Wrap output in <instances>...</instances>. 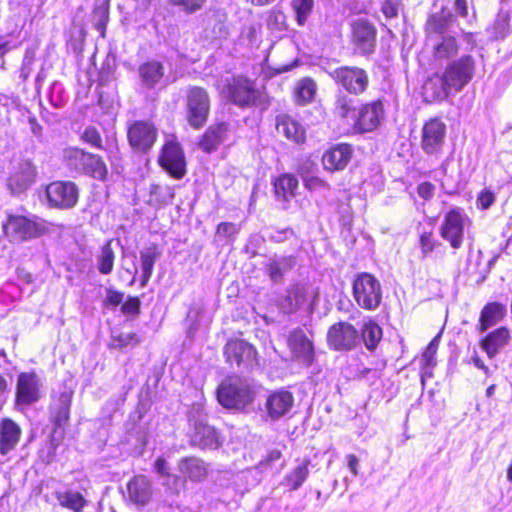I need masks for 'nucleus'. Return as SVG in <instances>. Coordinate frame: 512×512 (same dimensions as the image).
<instances>
[{"label": "nucleus", "instance_id": "27", "mask_svg": "<svg viewBox=\"0 0 512 512\" xmlns=\"http://www.w3.org/2000/svg\"><path fill=\"white\" fill-rule=\"evenodd\" d=\"M72 396L73 392L65 388L52 403L53 422L57 427L64 426L69 420Z\"/></svg>", "mask_w": 512, "mask_h": 512}, {"label": "nucleus", "instance_id": "33", "mask_svg": "<svg viewBox=\"0 0 512 512\" xmlns=\"http://www.w3.org/2000/svg\"><path fill=\"white\" fill-rule=\"evenodd\" d=\"M451 90L453 89L446 85L445 78L439 75L429 78L423 85V95L429 102L445 99Z\"/></svg>", "mask_w": 512, "mask_h": 512}, {"label": "nucleus", "instance_id": "53", "mask_svg": "<svg viewBox=\"0 0 512 512\" xmlns=\"http://www.w3.org/2000/svg\"><path fill=\"white\" fill-rule=\"evenodd\" d=\"M336 111L342 118L351 117L352 120H355L356 115L351 106V100H347L346 98L339 99L336 105Z\"/></svg>", "mask_w": 512, "mask_h": 512}, {"label": "nucleus", "instance_id": "23", "mask_svg": "<svg viewBox=\"0 0 512 512\" xmlns=\"http://www.w3.org/2000/svg\"><path fill=\"white\" fill-rule=\"evenodd\" d=\"M127 492L131 502L145 506L152 496L151 481L143 475L135 476L128 482Z\"/></svg>", "mask_w": 512, "mask_h": 512}, {"label": "nucleus", "instance_id": "21", "mask_svg": "<svg viewBox=\"0 0 512 512\" xmlns=\"http://www.w3.org/2000/svg\"><path fill=\"white\" fill-rule=\"evenodd\" d=\"M382 118L383 105L380 101H375L360 109L355 125L363 132L372 131L378 127Z\"/></svg>", "mask_w": 512, "mask_h": 512}, {"label": "nucleus", "instance_id": "7", "mask_svg": "<svg viewBox=\"0 0 512 512\" xmlns=\"http://www.w3.org/2000/svg\"><path fill=\"white\" fill-rule=\"evenodd\" d=\"M216 86L220 93L236 105L246 106L255 100L253 85L244 77L220 79Z\"/></svg>", "mask_w": 512, "mask_h": 512}, {"label": "nucleus", "instance_id": "28", "mask_svg": "<svg viewBox=\"0 0 512 512\" xmlns=\"http://www.w3.org/2000/svg\"><path fill=\"white\" fill-rule=\"evenodd\" d=\"M509 339V330L506 327H501L484 337L480 342V346L489 358H493L508 344Z\"/></svg>", "mask_w": 512, "mask_h": 512}, {"label": "nucleus", "instance_id": "8", "mask_svg": "<svg viewBox=\"0 0 512 512\" xmlns=\"http://www.w3.org/2000/svg\"><path fill=\"white\" fill-rule=\"evenodd\" d=\"M467 222L468 217L461 208H453L446 213L440 227V235L450 243L453 249H459L462 246Z\"/></svg>", "mask_w": 512, "mask_h": 512}, {"label": "nucleus", "instance_id": "64", "mask_svg": "<svg viewBox=\"0 0 512 512\" xmlns=\"http://www.w3.org/2000/svg\"><path fill=\"white\" fill-rule=\"evenodd\" d=\"M347 464L352 474L354 476L358 475L359 460L354 454L347 456Z\"/></svg>", "mask_w": 512, "mask_h": 512}, {"label": "nucleus", "instance_id": "9", "mask_svg": "<svg viewBox=\"0 0 512 512\" xmlns=\"http://www.w3.org/2000/svg\"><path fill=\"white\" fill-rule=\"evenodd\" d=\"M331 75L345 91L354 95L363 93L369 84L367 72L359 67L343 66L335 69Z\"/></svg>", "mask_w": 512, "mask_h": 512}, {"label": "nucleus", "instance_id": "60", "mask_svg": "<svg viewBox=\"0 0 512 512\" xmlns=\"http://www.w3.org/2000/svg\"><path fill=\"white\" fill-rule=\"evenodd\" d=\"M281 456H282V454H281V452H280L279 450H277V449L271 450V451L268 453L267 457H266L263 461H261V462L258 464V467H257V468H258L260 471H264V470H266V469H267V468H268L272 463H274V462H276V461L280 460Z\"/></svg>", "mask_w": 512, "mask_h": 512}, {"label": "nucleus", "instance_id": "14", "mask_svg": "<svg viewBox=\"0 0 512 512\" xmlns=\"http://www.w3.org/2000/svg\"><path fill=\"white\" fill-rule=\"evenodd\" d=\"M36 169L32 162L23 160L11 170L8 178V187L13 194L26 191L35 181Z\"/></svg>", "mask_w": 512, "mask_h": 512}, {"label": "nucleus", "instance_id": "43", "mask_svg": "<svg viewBox=\"0 0 512 512\" xmlns=\"http://www.w3.org/2000/svg\"><path fill=\"white\" fill-rule=\"evenodd\" d=\"M362 338L367 349H375L378 342L382 338L381 327L374 321H369L365 323L362 329Z\"/></svg>", "mask_w": 512, "mask_h": 512}, {"label": "nucleus", "instance_id": "29", "mask_svg": "<svg viewBox=\"0 0 512 512\" xmlns=\"http://www.w3.org/2000/svg\"><path fill=\"white\" fill-rule=\"evenodd\" d=\"M309 295L307 286L294 285L287 290L286 296L280 302V307L285 313L295 312L307 302Z\"/></svg>", "mask_w": 512, "mask_h": 512}, {"label": "nucleus", "instance_id": "44", "mask_svg": "<svg viewBox=\"0 0 512 512\" xmlns=\"http://www.w3.org/2000/svg\"><path fill=\"white\" fill-rule=\"evenodd\" d=\"M83 172L95 179L103 180L107 175V167L101 157L89 153Z\"/></svg>", "mask_w": 512, "mask_h": 512}, {"label": "nucleus", "instance_id": "57", "mask_svg": "<svg viewBox=\"0 0 512 512\" xmlns=\"http://www.w3.org/2000/svg\"><path fill=\"white\" fill-rule=\"evenodd\" d=\"M140 309V300L137 297L128 298L121 307L124 314H137Z\"/></svg>", "mask_w": 512, "mask_h": 512}, {"label": "nucleus", "instance_id": "46", "mask_svg": "<svg viewBox=\"0 0 512 512\" xmlns=\"http://www.w3.org/2000/svg\"><path fill=\"white\" fill-rule=\"evenodd\" d=\"M240 228L237 224L231 222H222L217 226L215 241L219 243L228 244L234 240Z\"/></svg>", "mask_w": 512, "mask_h": 512}, {"label": "nucleus", "instance_id": "16", "mask_svg": "<svg viewBox=\"0 0 512 512\" xmlns=\"http://www.w3.org/2000/svg\"><path fill=\"white\" fill-rule=\"evenodd\" d=\"M193 426L191 434L192 442L202 448L216 449L220 446L219 435L217 431L207 425L204 418L190 419Z\"/></svg>", "mask_w": 512, "mask_h": 512}, {"label": "nucleus", "instance_id": "6", "mask_svg": "<svg viewBox=\"0 0 512 512\" xmlns=\"http://www.w3.org/2000/svg\"><path fill=\"white\" fill-rule=\"evenodd\" d=\"M475 61L472 56L464 55L451 61L443 72L446 85L455 92L461 91L474 77Z\"/></svg>", "mask_w": 512, "mask_h": 512}, {"label": "nucleus", "instance_id": "42", "mask_svg": "<svg viewBox=\"0 0 512 512\" xmlns=\"http://www.w3.org/2000/svg\"><path fill=\"white\" fill-rule=\"evenodd\" d=\"M112 241L106 242L102 247L99 255L97 256V268L103 275H108L112 272L115 260V253L111 246Z\"/></svg>", "mask_w": 512, "mask_h": 512}, {"label": "nucleus", "instance_id": "52", "mask_svg": "<svg viewBox=\"0 0 512 512\" xmlns=\"http://www.w3.org/2000/svg\"><path fill=\"white\" fill-rule=\"evenodd\" d=\"M304 186L310 191L329 190L330 185L319 177L311 176L303 178Z\"/></svg>", "mask_w": 512, "mask_h": 512}, {"label": "nucleus", "instance_id": "40", "mask_svg": "<svg viewBox=\"0 0 512 512\" xmlns=\"http://www.w3.org/2000/svg\"><path fill=\"white\" fill-rule=\"evenodd\" d=\"M89 153L81 149L69 147L64 150V160L67 166L76 171L83 172Z\"/></svg>", "mask_w": 512, "mask_h": 512}, {"label": "nucleus", "instance_id": "36", "mask_svg": "<svg viewBox=\"0 0 512 512\" xmlns=\"http://www.w3.org/2000/svg\"><path fill=\"white\" fill-rule=\"evenodd\" d=\"M310 459H303L284 478L283 483L290 490H298L309 476Z\"/></svg>", "mask_w": 512, "mask_h": 512}, {"label": "nucleus", "instance_id": "17", "mask_svg": "<svg viewBox=\"0 0 512 512\" xmlns=\"http://www.w3.org/2000/svg\"><path fill=\"white\" fill-rule=\"evenodd\" d=\"M224 353L227 361L237 366L251 364L256 356V350L252 345L238 339L229 341L225 346Z\"/></svg>", "mask_w": 512, "mask_h": 512}, {"label": "nucleus", "instance_id": "51", "mask_svg": "<svg viewBox=\"0 0 512 512\" xmlns=\"http://www.w3.org/2000/svg\"><path fill=\"white\" fill-rule=\"evenodd\" d=\"M437 242L433 238L432 232H423L420 236V248L423 256L433 252Z\"/></svg>", "mask_w": 512, "mask_h": 512}, {"label": "nucleus", "instance_id": "54", "mask_svg": "<svg viewBox=\"0 0 512 512\" xmlns=\"http://www.w3.org/2000/svg\"><path fill=\"white\" fill-rule=\"evenodd\" d=\"M495 201V194L489 189H483L477 198V206L482 210L488 209Z\"/></svg>", "mask_w": 512, "mask_h": 512}, {"label": "nucleus", "instance_id": "22", "mask_svg": "<svg viewBox=\"0 0 512 512\" xmlns=\"http://www.w3.org/2000/svg\"><path fill=\"white\" fill-rule=\"evenodd\" d=\"M288 346L294 357L303 363L310 364L313 360V344L305 333L298 329L290 333Z\"/></svg>", "mask_w": 512, "mask_h": 512}, {"label": "nucleus", "instance_id": "50", "mask_svg": "<svg viewBox=\"0 0 512 512\" xmlns=\"http://www.w3.org/2000/svg\"><path fill=\"white\" fill-rule=\"evenodd\" d=\"M181 479L178 475L170 474L162 477V486L165 487L166 492L172 495H179Z\"/></svg>", "mask_w": 512, "mask_h": 512}, {"label": "nucleus", "instance_id": "49", "mask_svg": "<svg viewBox=\"0 0 512 512\" xmlns=\"http://www.w3.org/2000/svg\"><path fill=\"white\" fill-rule=\"evenodd\" d=\"M402 7V0H384L381 11L387 19L397 18Z\"/></svg>", "mask_w": 512, "mask_h": 512}, {"label": "nucleus", "instance_id": "47", "mask_svg": "<svg viewBox=\"0 0 512 512\" xmlns=\"http://www.w3.org/2000/svg\"><path fill=\"white\" fill-rule=\"evenodd\" d=\"M292 7L296 14L298 25L305 24L314 7V0H292Z\"/></svg>", "mask_w": 512, "mask_h": 512}, {"label": "nucleus", "instance_id": "30", "mask_svg": "<svg viewBox=\"0 0 512 512\" xmlns=\"http://www.w3.org/2000/svg\"><path fill=\"white\" fill-rule=\"evenodd\" d=\"M228 124L221 122L211 125L200 141V147L207 153L216 150L227 137Z\"/></svg>", "mask_w": 512, "mask_h": 512}, {"label": "nucleus", "instance_id": "4", "mask_svg": "<svg viewBox=\"0 0 512 512\" xmlns=\"http://www.w3.org/2000/svg\"><path fill=\"white\" fill-rule=\"evenodd\" d=\"M187 121L195 129L203 127L210 112V98L207 91L198 86L189 88L186 99Z\"/></svg>", "mask_w": 512, "mask_h": 512}, {"label": "nucleus", "instance_id": "11", "mask_svg": "<svg viewBox=\"0 0 512 512\" xmlns=\"http://www.w3.org/2000/svg\"><path fill=\"white\" fill-rule=\"evenodd\" d=\"M327 342L336 351L352 350L359 342L358 331L348 322L335 323L328 330Z\"/></svg>", "mask_w": 512, "mask_h": 512}, {"label": "nucleus", "instance_id": "58", "mask_svg": "<svg viewBox=\"0 0 512 512\" xmlns=\"http://www.w3.org/2000/svg\"><path fill=\"white\" fill-rule=\"evenodd\" d=\"M418 195L424 200H430L435 193V186L430 182H422L417 187Z\"/></svg>", "mask_w": 512, "mask_h": 512}, {"label": "nucleus", "instance_id": "25", "mask_svg": "<svg viewBox=\"0 0 512 512\" xmlns=\"http://www.w3.org/2000/svg\"><path fill=\"white\" fill-rule=\"evenodd\" d=\"M180 473L192 482H201L208 475V466L197 457H185L178 463Z\"/></svg>", "mask_w": 512, "mask_h": 512}, {"label": "nucleus", "instance_id": "34", "mask_svg": "<svg viewBox=\"0 0 512 512\" xmlns=\"http://www.w3.org/2000/svg\"><path fill=\"white\" fill-rule=\"evenodd\" d=\"M295 265L296 258L292 255L272 257L267 263L268 275L274 282H279Z\"/></svg>", "mask_w": 512, "mask_h": 512}, {"label": "nucleus", "instance_id": "38", "mask_svg": "<svg viewBox=\"0 0 512 512\" xmlns=\"http://www.w3.org/2000/svg\"><path fill=\"white\" fill-rule=\"evenodd\" d=\"M316 90V83L311 78L299 80L294 89L296 102L302 105L309 103L314 99Z\"/></svg>", "mask_w": 512, "mask_h": 512}, {"label": "nucleus", "instance_id": "32", "mask_svg": "<svg viewBox=\"0 0 512 512\" xmlns=\"http://www.w3.org/2000/svg\"><path fill=\"white\" fill-rule=\"evenodd\" d=\"M505 314V305L498 302L486 304L480 313L478 330L485 332L488 328L500 322Z\"/></svg>", "mask_w": 512, "mask_h": 512}, {"label": "nucleus", "instance_id": "35", "mask_svg": "<svg viewBox=\"0 0 512 512\" xmlns=\"http://www.w3.org/2000/svg\"><path fill=\"white\" fill-rule=\"evenodd\" d=\"M160 257V252L156 245L144 248L140 252V264L142 269L141 286L145 287L152 276L155 262Z\"/></svg>", "mask_w": 512, "mask_h": 512}, {"label": "nucleus", "instance_id": "59", "mask_svg": "<svg viewBox=\"0 0 512 512\" xmlns=\"http://www.w3.org/2000/svg\"><path fill=\"white\" fill-rule=\"evenodd\" d=\"M83 139L95 147H100L101 136L95 128H87L83 133Z\"/></svg>", "mask_w": 512, "mask_h": 512}, {"label": "nucleus", "instance_id": "10", "mask_svg": "<svg viewBox=\"0 0 512 512\" xmlns=\"http://www.w3.org/2000/svg\"><path fill=\"white\" fill-rule=\"evenodd\" d=\"M49 204L60 209L73 208L79 198V191L71 181H55L46 187Z\"/></svg>", "mask_w": 512, "mask_h": 512}, {"label": "nucleus", "instance_id": "13", "mask_svg": "<svg viewBox=\"0 0 512 512\" xmlns=\"http://www.w3.org/2000/svg\"><path fill=\"white\" fill-rule=\"evenodd\" d=\"M159 162L176 179H181L186 173L185 158L178 143L167 142L163 147Z\"/></svg>", "mask_w": 512, "mask_h": 512}, {"label": "nucleus", "instance_id": "48", "mask_svg": "<svg viewBox=\"0 0 512 512\" xmlns=\"http://www.w3.org/2000/svg\"><path fill=\"white\" fill-rule=\"evenodd\" d=\"M139 342L140 340L135 333H120L112 336L111 347L122 349L128 346H135L139 344Z\"/></svg>", "mask_w": 512, "mask_h": 512}, {"label": "nucleus", "instance_id": "15", "mask_svg": "<svg viewBox=\"0 0 512 512\" xmlns=\"http://www.w3.org/2000/svg\"><path fill=\"white\" fill-rule=\"evenodd\" d=\"M352 42L359 53H372L376 43V29L374 25L364 19L354 21L352 24Z\"/></svg>", "mask_w": 512, "mask_h": 512}, {"label": "nucleus", "instance_id": "5", "mask_svg": "<svg viewBox=\"0 0 512 512\" xmlns=\"http://www.w3.org/2000/svg\"><path fill=\"white\" fill-rule=\"evenodd\" d=\"M43 382L35 372H22L17 376L15 405L29 407L42 398Z\"/></svg>", "mask_w": 512, "mask_h": 512}, {"label": "nucleus", "instance_id": "45", "mask_svg": "<svg viewBox=\"0 0 512 512\" xmlns=\"http://www.w3.org/2000/svg\"><path fill=\"white\" fill-rule=\"evenodd\" d=\"M439 337V335L434 337L422 354L421 364L423 374H428L429 370H431L436 364L435 355L439 346Z\"/></svg>", "mask_w": 512, "mask_h": 512}, {"label": "nucleus", "instance_id": "12", "mask_svg": "<svg viewBox=\"0 0 512 512\" xmlns=\"http://www.w3.org/2000/svg\"><path fill=\"white\" fill-rule=\"evenodd\" d=\"M446 125L440 119L434 118L427 121L422 128L421 147L428 155H436L441 152L445 142Z\"/></svg>", "mask_w": 512, "mask_h": 512}, {"label": "nucleus", "instance_id": "37", "mask_svg": "<svg viewBox=\"0 0 512 512\" xmlns=\"http://www.w3.org/2000/svg\"><path fill=\"white\" fill-rule=\"evenodd\" d=\"M274 187L277 196L287 200L295 196L298 180L291 174H283L275 181Z\"/></svg>", "mask_w": 512, "mask_h": 512}, {"label": "nucleus", "instance_id": "62", "mask_svg": "<svg viewBox=\"0 0 512 512\" xmlns=\"http://www.w3.org/2000/svg\"><path fill=\"white\" fill-rule=\"evenodd\" d=\"M154 470L161 478L171 474L169 471V465L163 457H159L155 460Z\"/></svg>", "mask_w": 512, "mask_h": 512}, {"label": "nucleus", "instance_id": "61", "mask_svg": "<svg viewBox=\"0 0 512 512\" xmlns=\"http://www.w3.org/2000/svg\"><path fill=\"white\" fill-rule=\"evenodd\" d=\"M123 297H124L123 293L112 290V289H108L106 298H105V304L115 307L122 302Z\"/></svg>", "mask_w": 512, "mask_h": 512}, {"label": "nucleus", "instance_id": "3", "mask_svg": "<svg viewBox=\"0 0 512 512\" xmlns=\"http://www.w3.org/2000/svg\"><path fill=\"white\" fill-rule=\"evenodd\" d=\"M353 297L363 309L375 310L382 299L380 282L370 273H360L353 281Z\"/></svg>", "mask_w": 512, "mask_h": 512}, {"label": "nucleus", "instance_id": "2", "mask_svg": "<svg viewBox=\"0 0 512 512\" xmlns=\"http://www.w3.org/2000/svg\"><path fill=\"white\" fill-rule=\"evenodd\" d=\"M3 231L10 241H25L48 231V223L36 216L31 218L10 214L3 223Z\"/></svg>", "mask_w": 512, "mask_h": 512}, {"label": "nucleus", "instance_id": "63", "mask_svg": "<svg viewBox=\"0 0 512 512\" xmlns=\"http://www.w3.org/2000/svg\"><path fill=\"white\" fill-rule=\"evenodd\" d=\"M8 392V382L4 376L0 375V409L7 400Z\"/></svg>", "mask_w": 512, "mask_h": 512}, {"label": "nucleus", "instance_id": "24", "mask_svg": "<svg viewBox=\"0 0 512 512\" xmlns=\"http://www.w3.org/2000/svg\"><path fill=\"white\" fill-rule=\"evenodd\" d=\"M21 436V428L9 418L0 421V453L8 454L18 444Z\"/></svg>", "mask_w": 512, "mask_h": 512}, {"label": "nucleus", "instance_id": "1", "mask_svg": "<svg viewBox=\"0 0 512 512\" xmlns=\"http://www.w3.org/2000/svg\"><path fill=\"white\" fill-rule=\"evenodd\" d=\"M254 383L240 377H229L217 389L219 403L227 409H243L254 401Z\"/></svg>", "mask_w": 512, "mask_h": 512}, {"label": "nucleus", "instance_id": "19", "mask_svg": "<svg viewBox=\"0 0 512 512\" xmlns=\"http://www.w3.org/2000/svg\"><path fill=\"white\" fill-rule=\"evenodd\" d=\"M294 397L287 390H278L272 393L266 400V410L272 420L285 416L292 408Z\"/></svg>", "mask_w": 512, "mask_h": 512}, {"label": "nucleus", "instance_id": "41", "mask_svg": "<svg viewBox=\"0 0 512 512\" xmlns=\"http://www.w3.org/2000/svg\"><path fill=\"white\" fill-rule=\"evenodd\" d=\"M56 499L61 506L73 510L74 512H81L86 504V500L79 492L66 491L57 492Z\"/></svg>", "mask_w": 512, "mask_h": 512}, {"label": "nucleus", "instance_id": "31", "mask_svg": "<svg viewBox=\"0 0 512 512\" xmlns=\"http://www.w3.org/2000/svg\"><path fill=\"white\" fill-rule=\"evenodd\" d=\"M139 76L142 84L149 89L156 87L165 74V68L159 61H147L139 66Z\"/></svg>", "mask_w": 512, "mask_h": 512}, {"label": "nucleus", "instance_id": "56", "mask_svg": "<svg viewBox=\"0 0 512 512\" xmlns=\"http://www.w3.org/2000/svg\"><path fill=\"white\" fill-rule=\"evenodd\" d=\"M171 2L180 6L184 11L194 12L202 7L205 0H171Z\"/></svg>", "mask_w": 512, "mask_h": 512}, {"label": "nucleus", "instance_id": "18", "mask_svg": "<svg viewBox=\"0 0 512 512\" xmlns=\"http://www.w3.org/2000/svg\"><path fill=\"white\" fill-rule=\"evenodd\" d=\"M131 146L146 151L150 149L156 140V129L149 123L136 122L128 131Z\"/></svg>", "mask_w": 512, "mask_h": 512}, {"label": "nucleus", "instance_id": "26", "mask_svg": "<svg viewBox=\"0 0 512 512\" xmlns=\"http://www.w3.org/2000/svg\"><path fill=\"white\" fill-rule=\"evenodd\" d=\"M276 129L279 134H282L288 140L297 144L305 141V128L298 121L288 115H282L277 118Z\"/></svg>", "mask_w": 512, "mask_h": 512}, {"label": "nucleus", "instance_id": "55", "mask_svg": "<svg viewBox=\"0 0 512 512\" xmlns=\"http://www.w3.org/2000/svg\"><path fill=\"white\" fill-rule=\"evenodd\" d=\"M445 29V21L440 15H432L427 22L428 33L441 34Z\"/></svg>", "mask_w": 512, "mask_h": 512}, {"label": "nucleus", "instance_id": "39", "mask_svg": "<svg viewBox=\"0 0 512 512\" xmlns=\"http://www.w3.org/2000/svg\"><path fill=\"white\" fill-rule=\"evenodd\" d=\"M458 53V45L455 38L444 36L433 46V55L436 59H449Z\"/></svg>", "mask_w": 512, "mask_h": 512}, {"label": "nucleus", "instance_id": "20", "mask_svg": "<svg viewBox=\"0 0 512 512\" xmlns=\"http://www.w3.org/2000/svg\"><path fill=\"white\" fill-rule=\"evenodd\" d=\"M352 156V148L348 144H338L327 150L322 156L325 170L333 172L343 170Z\"/></svg>", "mask_w": 512, "mask_h": 512}]
</instances>
